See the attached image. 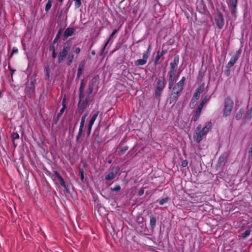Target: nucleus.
<instances>
[{
	"label": "nucleus",
	"mask_w": 252,
	"mask_h": 252,
	"mask_svg": "<svg viewBox=\"0 0 252 252\" xmlns=\"http://www.w3.org/2000/svg\"><path fill=\"white\" fill-rule=\"evenodd\" d=\"M92 126H92V125H88V132H87V134H88V136H90V135L91 131V130H92Z\"/></svg>",
	"instance_id": "52"
},
{
	"label": "nucleus",
	"mask_w": 252,
	"mask_h": 252,
	"mask_svg": "<svg viewBox=\"0 0 252 252\" xmlns=\"http://www.w3.org/2000/svg\"><path fill=\"white\" fill-rule=\"evenodd\" d=\"M73 51L76 54H79L80 53L81 49L79 47L73 48Z\"/></svg>",
	"instance_id": "50"
},
{
	"label": "nucleus",
	"mask_w": 252,
	"mask_h": 252,
	"mask_svg": "<svg viewBox=\"0 0 252 252\" xmlns=\"http://www.w3.org/2000/svg\"><path fill=\"white\" fill-rule=\"evenodd\" d=\"M151 45H150L148 47V48L147 49V50L145 52L143 55H147V58H148L150 56V53H151Z\"/></svg>",
	"instance_id": "42"
},
{
	"label": "nucleus",
	"mask_w": 252,
	"mask_h": 252,
	"mask_svg": "<svg viewBox=\"0 0 252 252\" xmlns=\"http://www.w3.org/2000/svg\"><path fill=\"white\" fill-rule=\"evenodd\" d=\"M252 118V106L246 112L244 116V119L246 121H249Z\"/></svg>",
	"instance_id": "23"
},
{
	"label": "nucleus",
	"mask_w": 252,
	"mask_h": 252,
	"mask_svg": "<svg viewBox=\"0 0 252 252\" xmlns=\"http://www.w3.org/2000/svg\"><path fill=\"white\" fill-rule=\"evenodd\" d=\"M11 138L13 146L16 148L17 146V143H16V140L19 139V135L17 132H13Z\"/></svg>",
	"instance_id": "24"
},
{
	"label": "nucleus",
	"mask_w": 252,
	"mask_h": 252,
	"mask_svg": "<svg viewBox=\"0 0 252 252\" xmlns=\"http://www.w3.org/2000/svg\"><path fill=\"white\" fill-rule=\"evenodd\" d=\"M144 219L142 216H138L136 219L137 226L136 231L140 234H146L148 229L145 223H144Z\"/></svg>",
	"instance_id": "5"
},
{
	"label": "nucleus",
	"mask_w": 252,
	"mask_h": 252,
	"mask_svg": "<svg viewBox=\"0 0 252 252\" xmlns=\"http://www.w3.org/2000/svg\"><path fill=\"white\" fill-rule=\"evenodd\" d=\"M81 75H82V74L77 73L76 78V80H79Z\"/></svg>",
	"instance_id": "60"
},
{
	"label": "nucleus",
	"mask_w": 252,
	"mask_h": 252,
	"mask_svg": "<svg viewBox=\"0 0 252 252\" xmlns=\"http://www.w3.org/2000/svg\"><path fill=\"white\" fill-rule=\"evenodd\" d=\"M234 105L233 101L229 97H226L224 101V107L223 109V116L227 117L229 116L232 110Z\"/></svg>",
	"instance_id": "6"
},
{
	"label": "nucleus",
	"mask_w": 252,
	"mask_h": 252,
	"mask_svg": "<svg viewBox=\"0 0 252 252\" xmlns=\"http://www.w3.org/2000/svg\"><path fill=\"white\" fill-rule=\"evenodd\" d=\"M179 62V58L176 56L174 58L173 62L170 63V68L167 73L168 86L171 87L176 81L177 76L176 73L178 69V65Z\"/></svg>",
	"instance_id": "3"
},
{
	"label": "nucleus",
	"mask_w": 252,
	"mask_h": 252,
	"mask_svg": "<svg viewBox=\"0 0 252 252\" xmlns=\"http://www.w3.org/2000/svg\"><path fill=\"white\" fill-rule=\"evenodd\" d=\"M206 70L200 69L199 71L198 76L197 77V80L200 82L202 81L203 78L205 75Z\"/></svg>",
	"instance_id": "26"
},
{
	"label": "nucleus",
	"mask_w": 252,
	"mask_h": 252,
	"mask_svg": "<svg viewBox=\"0 0 252 252\" xmlns=\"http://www.w3.org/2000/svg\"><path fill=\"white\" fill-rule=\"evenodd\" d=\"M111 190L115 192H118L121 190V187L119 185H117L114 188H111Z\"/></svg>",
	"instance_id": "45"
},
{
	"label": "nucleus",
	"mask_w": 252,
	"mask_h": 252,
	"mask_svg": "<svg viewBox=\"0 0 252 252\" xmlns=\"http://www.w3.org/2000/svg\"><path fill=\"white\" fill-rule=\"evenodd\" d=\"M230 67L225 66V70L224 71V74L226 76H229L230 74Z\"/></svg>",
	"instance_id": "43"
},
{
	"label": "nucleus",
	"mask_w": 252,
	"mask_h": 252,
	"mask_svg": "<svg viewBox=\"0 0 252 252\" xmlns=\"http://www.w3.org/2000/svg\"><path fill=\"white\" fill-rule=\"evenodd\" d=\"M99 114V111H96L95 113H94L92 117L91 118L89 125L93 126L94 124V121H95L98 115Z\"/></svg>",
	"instance_id": "30"
},
{
	"label": "nucleus",
	"mask_w": 252,
	"mask_h": 252,
	"mask_svg": "<svg viewBox=\"0 0 252 252\" xmlns=\"http://www.w3.org/2000/svg\"><path fill=\"white\" fill-rule=\"evenodd\" d=\"M118 30H119V29H115V30H114L112 32V33H111V35H110V37H109V39H108V41H107V42L105 44V45H104V46H103V48H102V50H101V53H100V55H101V56H102V55H103V52H104V50H105V48H106V47L107 46V44H108V43L109 41H110V40L111 39V38H112L113 36L115 33H117V32L118 31Z\"/></svg>",
	"instance_id": "22"
},
{
	"label": "nucleus",
	"mask_w": 252,
	"mask_h": 252,
	"mask_svg": "<svg viewBox=\"0 0 252 252\" xmlns=\"http://www.w3.org/2000/svg\"><path fill=\"white\" fill-rule=\"evenodd\" d=\"M205 134L201 130H197L195 131V134L194 135V137L197 143H199L202 139L203 136Z\"/></svg>",
	"instance_id": "19"
},
{
	"label": "nucleus",
	"mask_w": 252,
	"mask_h": 252,
	"mask_svg": "<svg viewBox=\"0 0 252 252\" xmlns=\"http://www.w3.org/2000/svg\"><path fill=\"white\" fill-rule=\"evenodd\" d=\"M119 170V168L118 167H116L115 168H113L112 171L107 174L105 177V179L106 181H111L114 179L117 173V172Z\"/></svg>",
	"instance_id": "14"
},
{
	"label": "nucleus",
	"mask_w": 252,
	"mask_h": 252,
	"mask_svg": "<svg viewBox=\"0 0 252 252\" xmlns=\"http://www.w3.org/2000/svg\"><path fill=\"white\" fill-rule=\"evenodd\" d=\"M64 110H63V109H61L60 111V112L58 113V114H57V116L56 117H54L53 118V122H54V123L56 124H57V123L58 122L60 117H61V116L63 115V113L64 112Z\"/></svg>",
	"instance_id": "27"
},
{
	"label": "nucleus",
	"mask_w": 252,
	"mask_h": 252,
	"mask_svg": "<svg viewBox=\"0 0 252 252\" xmlns=\"http://www.w3.org/2000/svg\"><path fill=\"white\" fill-rule=\"evenodd\" d=\"M157 219L155 216L152 215L150 217V229L153 231L155 228Z\"/></svg>",
	"instance_id": "17"
},
{
	"label": "nucleus",
	"mask_w": 252,
	"mask_h": 252,
	"mask_svg": "<svg viewBox=\"0 0 252 252\" xmlns=\"http://www.w3.org/2000/svg\"><path fill=\"white\" fill-rule=\"evenodd\" d=\"M45 71H46V76L47 78H49L50 77V67L49 66H46L45 67Z\"/></svg>",
	"instance_id": "46"
},
{
	"label": "nucleus",
	"mask_w": 252,
	"mask_h": 252,
	"mask_svg": "<svg viewBox=\"0 0 252 252\" xmlns=\"http://www.w3.org/2000/svg\"><path fill=\"white\" fill-rule=\"evenodd\" d=\"M186 79V77L183 76L178 82L173 84L172 87L168 86L169 89H172L169 98L170 104L175 103L178 100L184 90Z\"/></svg>",
	"instance_id": "2"
},
{
	"label": "nucleus",
	"mask_w": 252,
	"mask_h": 252,
	"mask_svg": "<svg viewBox=\"0 0 252 252\" xmlns=\"http://www.w3.org/2000/svg\"><path fill=\"white\" fill-rule=\"evenodd\" d=\"M72 45L70 39L66 40L63 44V47L61 48L58 55V62L59 63H62L66 59L65 63L66 65L70 66L73 63L74 59V54L70 52Z\"/></svg>",
	"instance_id": "1"
},
{
	"label": "nucleus",
	"mask_w": 252,
	"mask_h": 252,
	"mask_svg": "<svg viewBox=\"0 0 252 252\" xmlns=\"http://www.w3.org/2000/svg\"><path fill=\"white\" fill-rule=\"evenodd\" d=\"M201 125L200 124L197 127H196V129L195 130V131H197V130H201Z\"/></svg>",
	"instance_id": "61"
},
{
	"label": "nucleus",
	"mask_w": 252,
	"mask_h": 252,
	"mask_svg": "<svg viewBox=\"0 0 252 252\" xmlns=\"http://www.w3.org/2000/svg\"><path fill=\"white\" fill-rule=\"evenodd\" d=\"M18 50L17 48H16L14 47V48L12 49V53H11V56H13V55L14 54H15V53H18Z\"/></svg>",
	"instance_id": "53"
},
{
	"label": "nucleus",
	"mask_w": 252,
	"mask_h": 252,
	"mask_svg": "<svg viewBox=\"0 0 252 252\" xmlns=\"http://www.w3.org/2000/svg\"><path fill=\"white\" fill-rule=\"evenodd\" d=\"M75 2V7L76 8H78L81 5V0H74Z\"/></svg>",
	"instance_id": "41"
},
{
	"label": "nucleus",
	"mask_w": 252,
	"mask_h": 252,
	"mask_svg": "<svg viewBox=\"0 0 252 252\" xmlns=\"http://www.w3.org/2000/svg\"><path fill=\"white\" fill-rule=\"evenodd\" d=\"M8 68L11 71V75L12 77L13 73L15 71V70L12 69L10 65H8Z\"/></svg>",
	"instance_id": "58"
},
{
	"label": "nucleus",
	"mask_w": 252,
	"mask_h": 252,
	"mask_svg": "<svg viewBox=\"0 0 252 252\" xmlns=\"http://www.w3.org/2000/svg\"><path fill=\"white\" fill-rule=\"evenodd\" d=\"M188 165V162L187 160H184L182 161V166L183 167H186Z\"/></svg>",
	"instance_id": "51"
},
{
	"label": "nucleus",
	"mask_w": 252,
	"mask_h": 252,
	"mask_svg": "<svg viewBox=\"0 0 252 252\" xmlns=\"http://www.w3.org/2000/svg\"><path fill=\"white\" fill-rule=\"evenodd\" d=\"M63 14V10H61L58 14V17L59 19H61Z\"/></svg>",
	"instance_id": "56"
},
{
	"label": "nucleus",
	"mask_w": 252,
	"mask_h": 252,
	"mask_svg": "<svg viewBox=\"0 0 252 252\" xmlns=\"http://www.w3.org/2000/svg\"><path fill=\"white\" fill-rule=\"evenodd\" d=\"M86 86V83L85 82L84 79H82L81 80L80 85L79 88V96L78 97L80 98H83L84 97V89Z\"/></svg>",
	"instance_id": "15"
},
{
	"label": "nucleus",
	"mask_w": 252,
	"mask_h": 252,
	"mask_svg": "<svg viewBox=\"0 0 252 252\" xmlns=\"http://www.w3.org/2000/svg\"><path fill=\"white\" fill-rule=\"evenodd\" d=\"M166 81L163 76L159 77L157 79V87L155 89V97L156 99L160 100L162 93L166 86Z\"/></svg>",
	"instance_id": "4"
},
{
	"label": "nucleus",
	"mask_w": 252,
	"mask_h": 252,
	"mask_svg": "<svg viewBox=\"0 0 252 252\" xmlns=\"http://www.w3.org/2000/svg\"><path fill=\"white\" fill-rule=\"evenodd\" d=\"M76 30L72 27H69L65 30L63 35V40L65 41L69 36H71L75 34Z\"/></svg>",
	"instance_id": "11"
},
{
	"label": "nucleus",
	"mask_w": 252,
	"mask_h": 252,
	"mask_svg": "<svg viewBox=\"0 0 252 252\" xmlns=\"http://www.w3.org/2000/svg\"><path fill=\"white\" fill-rule=\"evenodd\" d=\"M134 152L132 150H130L128 152L127 154V156H131L133 154Z\"/></svg>",
	"instance_id": "59"
},
{
	"label": "nucleus",
	"mask_w": 252,
	"mask_h": 252,
	"mask_svg": "<svg viewBox=\"0 0 252 252\" xmlns=\"http://www.w3.org/2000/svg\"><path fill=\"white\" fill-rule=\"evenodd\" d=\"M53 172L55 174V175L57 177L58 176H59L60 175V173L56 170L55 168H53Z\"/></svg>",
	"instance_id": "55"
},
{
	"label": "nucleus",
	"mask_w": 252,
	"mask_h": 252,
	"mask_svg": "<svg viewBox=\"0 0 252 252\" xmlns=\"http://www.w3.org/2000/svg\"><path fill=\"white\" fill-rule=\"evenodd\" d=\"M204 86H205V83H203L202 84H201L199 86H198L197 89L195 90V91L196 93L199 94H201L204 89Z\"/></svg>",
	"instance_id": "35"
},
{
	"label": "nucleus",
	"mask_w": 252,
	"mask_h": 252,
	"mask_svg": "<svg viewBox=\"0 0 252 252\" xmlns=\"http://www.w3.org/2000/svg\"><path fill=\"white\" fill-rule=\"evenodd\" d=\"M168 200H169V198L165 197L164 198H162L161 199H160L159 200H158V201L159 202V204L160 205H162L164 204L165 203H166L167 202H168Z\"/></svg>",
	"instance_id": "40"
},
{
	"label": "nucleus",
	"mask_w": 252,
	"mask_h": 252,
	"mask_svg": "<svg viewBox=\"0 0 252 252\" xmlns=\"http://www.w3.org/2000/svg\"><path fill=\"white\" fill-rule=\"evenodd\" d=\"M49 51H52V52H56V48L55 46V44H54L53 43H52V45L50 46Z\"/></svg>",
	"instance_id": "48"
},
{
	"label": "nucleus",
	"mask_w": 252,
	"mask_h": 252,
	"mask_svg": "<svg viewBox=\"0 0 252 252\" xmlns=\"http://www.w3.org/2000/svg\"><path fill=\"white\" fill-rule=\"evenodd\" d=\"M58 55L56 53V52H53L52 54V57L53 59H55L57 57H58Z\"/></svg>",
	"instance_id": "57"
},
{
	"label": "nucleus",
	"mask_w": 252,
	"mask_h": 252,
	"mask_svg": "<svg viewBox=\"0 0 252 252\" xmlns=\"http://www.w3.org/2000/svg\"><path fill=\"white\" fill-rule=\"evenodd\" d=\"M209 97H208L207 96H206L201 101L199 105H198V107L200 108V109H202L204 105L206 103V102L209 100Z\"/></svg>",
	"instance_id": "34"
},
{
	"label": "nucleus",
	"mask_w": 252,
	"mask_h": 252,
	"mask_svg": "<svg viewBox=\"0 0 252 252\" xmlns=\"http://www.w3.org/2000/svg\"><path fill=\"white\" fill-rule=\"evenodd\" d=\"M196 103H197V100L191 98V99L189 102V108L191 109H193V108H194V107L195 106V105L196 104Z\"/></svg>",
	"instance_id": "38"
},
{
	"label": "nucleus",
	"mask_w": 252,
	"mask_h": 252,
	"mask_svg": "<svg viewBox=\"0 0 252 252\" xmlns=\"http://www.w3.org/2000/svg\"><path fill=\"white\" fill-rule=\"evenodd\" d=\"M63 32V29L60 28L59 30L58 31L55 38H54L53 40V44H55L58 41L59 38H60L61 35L62 34Z\"/></svg>",
	"instance_id": "29"
},
{
	"label": "nucleus",
	"mask_w": 252,
	"mask_h": 252,
	"mask_svg": "<svg viewBox=\"0 0 252 252\" xmlns=\"http://www.w3.org/2000/svg\"><path fill=\"white\" fill-rule=\"evenodd\" d=\"M79 176L80 177L82 182H84V171L82 169L80 170V171H79Z\"/></svg>",
	"instance_id": "47"
},
{
	"label": "nucleus",
	"mask_w": 252,
	"mask_h": 252,
	"mask_svg": "<svg viewBox=\"0 0 252 252\" xmlns=\"http://www.w3.org/2000/svg\"><path fill=\"white\" fill-rule=\"evenodd\" d=\"M57 1H58L60 2H62L63 0H57Z\"/></svg>",
	"instance_id": "63"
},
{
	"label": "nucleus",
	"mask_w": 252,
	"mask_h": 252,
	"mask_svg": "<svg viewBox=\"0 0 252 252\" xmlns=\"http://www.w3.org/2000/svg\"><path fill=\"white\" fill-rule=\"evenodd\" d=\"M91 54L93 56L95 55V51H94V50L92 51V52H91Z\"/></svg>",
	"instance_id": "62"
},
{
	"label": "nucleus",
	"mask_w": 252,
	"mask_h": 252,
	"mask_svg": "<svg viewBox=\"0 0 252 252\" xmlns=\"http://www.w3.org/2000/svg\"><path fill=\"white\" fill-rule=\"evenodd\" d=\"M35 87L33 81H31V83L27 85L25 89V92L26 94L29 97H32L33 94L34 92Z\"/></svg>",
	"instance_id": "13"
},
{
	"label": "nucleus",
	"mask_w": 252,
	"mask_h": 252,
	"mask_svg": "<svg viewBox=\"0 0 252 252\" xmlns=\"http://www.w3.org/2000/svg\"><path fill=\"white\" fill-rule=\"evenodd\" d=\"M230 3L232 7L231 14L235 16L237 13L238 0H230Z\"/></svg>",
	"instance_id": "18"
},
{
	"label": "nucleus",
	"mask_w": 252,
	"mask_h": 252,
	"mask_svg": "<svg viewBox=\"0 0 252 252\" xmlns=\"http://www.w3.org/2000/svg\"><path fill=\"white\" fill-rule=\"evenodd\" d=\"M94 89V85L93 84H90L88 88V95L87 96L90 97V95L93 93Z\"/></svg>",
	"instance_id": "33"
},
{
	"label": "nucleus",
	"mask_w": 252,
	"mask_h": 252,
	"mask_svg": "<svg viewBox=\"0 0 252 252\" xmlns=\"http://www.w3.org/2000/svg\"><path fill=\"white\" fill-rule=\"evenodd\" d=\"M89 102V96H86L84 99L79 97L77 104V109L76 113H78L80 115H82L84 113L85 109L88 106Z\"/></svg>",
	"instance_id": "7"
},
{
	"label": "nucleus",
	"mask_w": 252,
	"mask_h": 252,
	"mask_svg": "<svg viewBox=\"0 0 252 252\" xmlns=\"http://www.w3.org/2000/svg\"><path fill=\"white\" fill-rule=\"evenodd\" d=\"M202 109L199 107H197V109L195 111V114L192 116L191 118V121L194 122L196 121L199 118L200 116L201 115Z\"/></svg>",
	"instance_id": "21"
},
{
	"label": "nucleus",
	"mask_w": 252,
	"mask_h": 252,
	"mask_svg": "<svg viewBox=\"0 0 252 252\" xmlns=\"http://www.w3.org/2000/svg\"><path fill=\"white\" fill-rule=\"evenodd\" d=\"M251 232V230L250 229L246 230L244 233L241 234V238L243 239H246L250 236Z\"/></svg>",
	"instance_id": "36"
},
{
	"label": "nucleus",
	"mask_w": 252,
	"mask_h": 252,
	"mask_svg": "<svg viewBox=\"0 0 252 252\" xmlns=\"http://www.w3.org/2000/svg\"><path fill=\"white\" fill-rule=\"evenodd\" d=\"M60 181V185L64 188V189L67 192H69V189H68V186L66 184L65 182L64 181L63 178L61 176H58L57 177Z\"/></svg>",
	"instance_id": "20"
},
{
	"label": "nucleus",
	"mask_w": 252,
	"mask_h": 252,
	"mask_svg": "<svg viewBox=\"0 0 252 252\" xmlns=\"http://www.w3.org/2000/svg\"><path fill=\"white\" fill-rule=\"evenodd\" d=\"M82 133H83V129H79V131H78V134L77 135L76 137V142H78V141H79V139H80V138L82 136Z\"/></svg>",
	"instance_id": "39"
},
{
	"label": "nucleus",
	"mask_w": 252,
	"mask_h": 252,
	"mask_svg": "<svg viewBox=\"0 0 252 252\" xmlns=\"http://www.w3.org/2000/svg\"><path fill=\"white\" fill-rule=\"evenodd\" d=\"M229 154L227 152L222 153L218 159L217 164V167L223 166L225 165V162L227 158H228Z\"/></svg>",
	"instance_id": "10"
},
{
	"label": "nucleus",
	"mask_w": 252,
	"mask_h": 252,
	"mask_svg": "<svg viewBox=\"0 0 252 252\" xmlns=\"http://www.w3.org/2000/svg\"><path fill=\"white\" fill-rule=\"evenodd\" d=\"M211 126L212 123L211 122H208L201 130L205 134H206L209 131Z\"/></svg>",
	"instance_id": "31"
},
{
	"label": "nucleus",
	"mask_w": 252,
	"mask_h": 252,
	"mask_svg": "<svg viewBox=\"0 0 252 252\" xmlns=\"http://www.w3.org/2000/svg\"><path fill=\"white\" fill-rule=\"evenodd\" d=\"M147 55H143L142 59H138L137 60H136L134 62L135 65L137 66H139L140 65H143L147 63Z\"/></svg>",
	"instance_id": "16"
},
{
	"label": "nucleus",
	"mask_w": 252,
	"mask_h": 252,
	"mask_svg": "<svg viewBox=\"0 0 252 252\" xmlns=\"http://www.w3.org/2000/svg\"><path fill=\"white\" fill-rule=\"evenodd\" d=\"M86 62L85 60H82L79 63L78 68L77 69V73L82 74Z\"/></svg>",
	"instance_id": "25"
},
{
	"label": "nucleus",
	"mask_w": 252,
	"mask_h": 252,
	"mask_svg": "<svg viewBox=\"0 0 252 252\" xmlns=\"http://www.w3.org/2000/svg\"><path fill=\"white\" fill-rule=\"evenodd\" d=\"M88 116V113L85 114L84 116H83L81 118L80 125L79 127V129H83V127L84 126L86 118Z\"/></svg>",
	"instance_id": "32"
},
{
	"label": "nucleus",
	"mask_w": 252,
	"mask_h": 252,
	"mask_svg": "<svg viewBox=\"0 0 252 252\" xmlns=\"http://www.w3.org/2000/svg\"><path fill=\"white\" fill-rule=\"evenodd\" d=\"M245 112V110L243 108H241L236 115L235 118L237 120H240Z\"/></svg>",
	"instance_id": "28"
},
{
	"label": "nucleus",
	"mask_w": 252,
	"mask_h": 252,
	"mask_svg": "<svg viewBox=\"0 0 252 252\" xmlns=\"http://www.w3.org/2000/svg\"><path fill=\"white\" fill-rule=\"evenodd\" d=\"M128 149L127 146H125L121 148L120 151L118 152V155L119 156H121L124 154V153Z\"/></svg>",
	"instance_id": "37"
},
{
	"label": "nucleus",
	"mask_w": 252,
	"mask_h": 252,
	"mask_svg": "<svg viewBox=\"0 0 252 252\" xmlns=\"http://www.w3.org/2000/svg\"><path fill=\"white\" fill-rule=\"evenodd\" d=\"M232 252H237L236 250H234Z\"/></svg>",
	"instance_id": "64"
},
{
	"label": "nucleus",
	"mask_w": 252,
	"mask_h": 252,
	"mask_svg": "<svg viewBox=\"0 0 252 252\" xmlns=\"http://www.w3.org/2000/svg\"><path fill=\"white\" fill-rule=\"evenodd\" d=\"M144 189H141L139 190V191L138 192V195L139 196H141V195H142L144 194Z\"/></svg>",
	"instance_id": "54"
},
{
	"label": "nucleus",
	"mask_w": 252,
	"mask_h": 252,
	"mask_svg": "<svg viewBox=\"0 0 252 252\" xmlns=\"http://www.w3.org/2000/svg\"><path fill=\"white\" fill-rule=\"evenodd\" d=\"M62 105H63V107L61 109H63V110L64 111L66 108V99L65 98H64L63 99Z\"/></svg>",
	"instance_id": "49"
},
{
	"label": "nucleus",
	"mask_w": 252,
	"mask_h": 252,
	"mask_svg": "<svg viewBox=\"0 0 252 252\" xmlns=\"http://www.w3.org/2000/svg\"><path fill=\"white\" fill-rule=\"evenodd\" d=\"M241 52L242 50L241 49H239L238 51H237L235 52V53L232 56L230 61L226 64V66L230 68L232 67L240 58Z\"/></svg>",
	"instance_id": "9"
},
{
	"label": "nucleus",
	"mask_w": 252,
	"mask_h": 252,
	"mask_svg": "<svg viewBox=\"0 0 252 252\" xmlns=\"http://www.w3.org/2000/svg\"><path fill=\"white\" fill-rule=\"evenodd\" d=\"M215 21L217 27L220 30L222 29L224 25V19L221 12H217L216 16L215 17Z\"/></svg>",
	"instance_id": "8"
},
{
	"label": "nucleus",
	"mask_w": 252,
	"mask_h": 252,
	"mask_svg": "<svg viewBox=\"0 0 252 252\" xmlns=\"http://www.w3.org/2000/svg\"><path fill=\"white\" fill-rule=\"evenodd\" d=\"M167 53V50L165 49H162L161 52L158 51L157 52V56L155 59L154 64L155 66H156L158 64L159 61L161 59V61H163L164 60V58L163 57L164 55H165Z\"/></svg>",
	"instance_id": "12"
},
{
	"label": "nucleus",
	"mask_w": 252,
	"mask_h": 252,
	"mask_svg": "<svg viewBox=\"0 0 252 252\" xmlns=\"http://www.w3.org/2000/svg\"><path fill=\"white\" fill-rule=\"evenodd\" d=\"M200 94L195 92L193 95L192 99H195L197 101V100L199 98Z\"/></svg>",
	"instance_id": "44"
}]
</instances>
